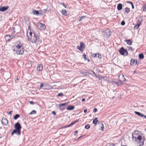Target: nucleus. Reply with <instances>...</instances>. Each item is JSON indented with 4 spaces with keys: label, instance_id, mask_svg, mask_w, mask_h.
I'll list each match as a JSON object with an SVG mask.
<instances>
[{
    "label": "nucleus",
    "instance_id": "nucleus-49",
    "mask_svg": "<svg viewBox=\"0 0 146 146\" xmlns=\"http://www.w3.org/2000/svg\"><path fill=\"white\" fill-rule=\"evenodd\" d=\"M52 113L54 115H56V113L54 111H53L52 112Z\"/></svg>",
    "mask_w": 146,
    "mask_h": 146
},
{
    "label": "nucleus",
    "instance_id": "nucleus-31",
    "mask_svg": "<svg viewBox=\"0 0 146 146\" xmlns=\"http://www.w3.org/2000/svg\"><path fill=\"white\" fill-rule=\"evenodd\" d=\"M100 124H101L102 125V126L101 127V128H102V129L101 130L102 131H104V125H103V123L100 121Z\"/></svg>",
    "mask_w": 146,
    "mask_h": 146
},
{
    "label": "nucleus",
    "instance_id": "nucleus-22",
    "mask_svg": "<svg viewBox=\"0 0 146 146\" xmlns=\"http://www.w3.org/2000/svg\"><path fill=\"white\" fill-rule=\"evenodd\" d=\"M139 57L140 59H143L144 58V56L143 53H142L139 55Z\"/></svg>",
    "mask_w": 146,
    "mask_h": 146
},
{
    "label": "nucleus",
    "instance_id": "nucleus-47",
    "mask_svg": "<svg viewBox=\"0 0 146 146\" xmlns=\"http://www.w3.org/2000/svg\"><path fill=\"white\" fill-rule=\"evenodd\" d=\"M62 5L64 6L65 8H66V5L64 3H62Z\"/></svg>",
    "mask_w": 146,
    "mask_h": 146
},
{
    "label": "nucleus",
    "instance_id": "nucleus-25",
    "mask_svg": "<svg viewBox=\"0 0 146 146\" xmlns=\"http://www.w3.org/2000/svg\"><path fill=\"white\" fill-rule=\"evenodd\" d=\"M130 12L129 9L126 7L125 9V12L128 13Z\"/></svg>",
    "mask_w": 146,
    "mask_h": 146
},
{
    "label": "nucleus",
    "instance_id": "nucleus-35",
    "mask_svg": "<svg viewBox=\"0 0 146 146\" xmlns=\"http://www.w3.org/2000/svg\"><path fill=\"white\" fill-rule=\"evenodd\" d=\"M63 96V94L62 93H58L57 96Z\"/></svg>",
    "mask_w": 146,
    "mask_h": 146
},
{
    "label": "nucleus",
    "instance_id": "nucleus-8",
    "mask_svg": "<svg viewBox=\"0 0 146 146\" xmlns=\"http://www.w3.org/2000/svg\"><path fill=\"white\" fill-rule=\"evenodd\" d=\"M139 132L137 131H135L132 133V139L133 141H134V140L136 137H138L139 135L138 134Z\"/></svg>",
    "mask_w": 146,
    "mask_h": 146
},
{
    "label": "nucleus",
    "instance_id": "nucleus-59",
    "mask_svg": "<svg viewBox=\"0 0 146 146\" xmlns=\"http://www.w3.org/2000/svg\"><path fill=\"white\" fill-rule=\"evenodd\" d=\"M78 131L77 130L76 131H75V133L77 134L78 133Z\"/></svg>",
    "mask_w": 146,
    "mask_h": 146
},
{
    "label": "nucleus",
    "instance_id": "nucleus-29",
    "mask_svg": "<svg viewBox=\"0 0 146 146\" xmlns=\"http://www.w3.org/2000/svg\"><path fill=\"white\" fill-rule=\"evenodd\" d=\"M36 111L33 110H32L30 113H29V114L31 115L33 114H36Z\"/></svg>",
    "mask_w": 146,
    "mask_h": 146
},
{
    "label": "nucleus",
    "instance_id": "nucleus-32",
    "mask_svg": "<svg viewBox=\"0 0 146 146\" xmlns=\"http://www.w3.org/2000/svg\"><path fill=\"white\" fill-rule=\"evenodd\" d=\"M139 64V62L138 61H137V59H135V65L138 66Z\"/></svg>",
    "mask_w": 146,
    "mask_h": 146
},
{
    "label": "nucleus",
    "instance_id": "nucleus-9",
    "mask_svg": "<svg viewBox=\"0 0 146 146\" xmlns=\"http://www.w3.org/2000/svg\"><path fill=\"white\" fill-rule=\"evenodd\" d=\"M14 37H15V36L14 35H7L5 36V40L6 41H8Z\"/></svg>",
    "mask_w": 146,
    "mask_h": 146
},
{
    "label": "nucleus",
    "instance_id": "nucleus-15",
    "mask_svg": "<svg viewBox=\"0 0 146 146\" xmlns=\"http://www.w3.org/2000/svg\"><path fill=\"white\" fill-rule=\"evenodd\" d=\"M75 108L74 106L73 105H69L67 108L68 110H74Z\"/></svg>",
    "mask_w": 146,
    "mask_h": 146
},
{
    "label": "nucleus",
    "instance_id": "nucleus-24",
    "mask_svg": "<svg viewBox=\"0 0 146 146\" xmlns=\"http://www.w3.org/2000/svg\"><path fill=\"white\" fill-rule=\"evenodd\" d=\"M135 59H131V60L130 65H133L134 64H135Z\"/></svg>",
    "mask_w": 146,
    "mask_h": 146
},
{
    "label": "nucleus",
    "instance_id": "nucleus-11",
    "mask_svg": "<svg viewBox=\"0 0 146 146\" xmlns=\"http://www.w3.org/2000/svg\"><path fill=\"white\" fill-rule=\"evenodd\" d=\"M142 21V20L139 21V20H138V23L134 27V28L135 29H138Z\"/></svg>",
    "mask_w": 146,
    "mask_h": 146
},
{
    "label": "nucleus",
    "instance_id": "nucleus-1",
    "mask_svg": "<svg viewBox=\"0 0 146 146\" xmlns=\"http://www.w3.org/2000/svg\"><path fill=\"white\" fill-rule=\"evenodd\" d=\"M13 47L14 49H13V50L16 54L20 55L23 54L25 49L23 43L20 41H17L16 45Z\"/></svg>",
    "mask_w": 146,
    "mask_h": 146
},
{
    "label": "nucleus",
    "instance_id": "nucleus-55",
    "mask_svg": "<svg viewBox=\"0 0 146 146\" xmlns=\"http://www.w3.org/2000/svg\"><path fill=\"white\" fill-rule=\"evenodd\" d=\"M84 113H86L87 111V110L86 109H84Z\"/></svg>",
    "mask_w": 146,
    "mask_h": 146
},
{
    "label": "nucleus",
    "instance_id": "nucleus-42",
    "mask_svg": "<svg viewBox=\"0 0 146 146\" xmlns=\"http://www.w3.org/2000/svg\"><path fill=\"white\" fill-rule=\"evenodd\" d=\"M44 86H49V87L52 88V86H51L50 85H49L48 84H44Z\"/></svg>",
    "mask_w": 146,
    "mask_h": 146
},
{
    "label": "nucleus",
    "instance_id": "nucleus-53",
    "mask_svg": "<svg viewBox=\"0 0 146 146\" xmlns=\"http://www.w3.org/2000/svg\"><path fill=\"white\" fill-rule=\"evenodd\" d=\"M109 146H115V145L114 144H110Z\"/></svg>",
    "mask_w": 146,
    "mask_h": 146
},
{
    "label": "nucleus",
    "instance_id": "nucleus-44",
    "mask_svg": "<svg viewBox=\"0 0 146 146\" xmlns=\"http://www.w3.org/2000/svg\"><path fill=\"white\" fill-rule=\"evenodd\" d=\"M97 111V109L96 108H94L93 110V112H96Z\"/></svg>",
    "mask_w": 146,
    "mask_h": 146
},
{
    "label": "nucleus",
    "instance_id": "nucleus-6",
    "mask_svg": "<svg viewBox=\"0 0 146 146\" xmlns=\"http://www.w3.org/2000/svg\"><path fill=\"white\" fill-rule=\"evenodd\" d=\"M119 52L122 55H125V56H127L128 55L127 51L123 47H122L119 49Z\"/></svg>",
    "mask_w": 146,
    "mask_h": 146
},
{
    "label": "nucleus",
    "instance_id": "nucleus-64",
    "mask_svg": "<svg viewBox=\"0 0 146 146\" xmlns=\"http://www.w3.org/2000/svg\"><path fill=\"white\" fill-rule=\"evenodd\" d=\"M98 123L99 124H100V122H98Z\"/></svg>",
    "mask_w": 146,
    "mask_h": 146
},
{
    "label": "nucleus",
    "instance_id": "nucleus-13",
    "mask_svg": "<svg viewBox=\"0 0 146 146\" xmlns=\"http://www.w3.org/2000/svg\"><path fill=\"white\" fill-rule=\"evenodd\" d=\"M37 70L39 71H42V64H40L38 65L37 67Z\"/></svg>",
    "mask_w": 146,
    "mask_h": 146
},
{
    "label": "nucleus",
    "instance_id": "nucleus-40",
    "mask_svg": "<svg viewBox=\"0 0 146 146\" xmlns=\"http://www.w3.org/2000/svg\"><path fill=\"white\" fill-rule=\"evenodd\" d=\"M97 54H96V53H94V54H93L92 55V56L93 57H96L97 56Z\"/></svg>",
    "mask_w": 146,
    "mask_h": 146
},
{
    "label": "nucleus",
    "instance_id": "nucleus-52",
    "mask_svg": "<svg viewBox=\"0 0 146 146\" xmlns=\"http://www.w3.org/2000/svg\"><path fill=\"white\" fill-rule=\"evenodd\" d=\"M131 7H132V9H134V6L133 5V3H132V4H131Z\"/></svg>",
    "mask_w": 146,
    "mask_h": 146
},
{
    "label": "nucleus",
    "instance_id": "nucleus-21",
    "mask_svg": "<svg viewBox=\"0 0 146 146\" xmlns=\"http://www.w3.org/2000/svg\"><path fill=\"white\" fill-rule=\"evenodd\" d=\"M122 81L120 80V81L117 82H115V84L118 86H120L122 84Z\"/></svg>",
    "mask_w": 146,
    "mask_h": 146
},
{
    "label": "nucleus",
    "instance_id": "nucleus-41",
    "mask_svg": "<svg viewBox=\"0 0 146 146\" xmlns=\"http://www.w3.org/2000/svg\"><path fill=\"white\" fill-rule=\"evenodd\" d=\"M125 24V22L124 21H122L121 23V24L122 25H124Z\"/></svg>",
    "mask_w": 146,
    "mask_h": 146
},
{
    "label": "nucleus",
    "instance_id": "nucleus-58",
    "mask_svg": "<svg viewBox=\"0 0 146 146\" xmlns=\"http://www.w3.org/2000/svg\"><path fill=\"white\" fill-rule=\"evenodd\" d=\"M15 28L14 27H13L12 28V30L14 31L15 30Z\"/></svg>",
    "mask_w": 146,
    "mask_h": 146
},
{
    "label": "nucleus",
    "instance_id": "nucleus-63",
    "mask_svg": "<svg viewBox=\"0 0 146 146\" xmlns=\"http://www.w3.org/2000/svg\"><path fill=\"white\" fill-rule=\"evenodd\" d=\"M16 80H19V78H17V79H16Z\"/></svg>",
    "mask_w": 146,
    "mask_h": 146
},
{
    "label": "nucleus",
    "instance_id": "nucleus-38",
    "mask_svg": "<svg viewBox=\"0 0 146 146\" xmlns=\"http://www.w3.org/2000/svg\"><path fill=\"white\" fill-rule=\"evenodd\" d=\"M78 120H75V121L73 122H72L71 123V124L72 125H74V124H75V123H76L77 122H78Z\"/></svg>",
    "mask_w": 146,
    "mask_h": 146
},
{
    "label": "nucleus",
    "instance_id": "nucleus-34",
    "mask_svg": "<svg viewBox=\"0 0 146 146\" xmlns=\"http://www.w3.org/2000/svg\"><path fill=\"white\" fill-rule=\"evenodd\" d=\"M98 56V58L99 59H101L102 58V56L101 54L98 53L97 54Z\"/></svg>",
    "mask_w": 146,
    "mask_h": 146
},
{
    "label": "nucleus",
    "instance_id": "nucleus-43",
    "mask_svg": "<svg viewBox=\"0 0 146 146\" xmlns=\"http://www.w3.org/2000/svg\"><path fill=\"white\" fill-rule=\"evenodd\" d=\"M65 109V107H62L60 108V109L62 110H64Z\"/></svg>",
    "mask_w": 146,
    "mask_h": 146
},
{
    "label": "nucleus",
    "instance_id": "nucleus-20",
    "mask_svg": "<svg viewBox=\"0 0 146 146\" xmlns=\"http://www.w3.org/2000/svg\"><path fill=\"white\" fill-rule=\"evenodd\" d=\"M98 121V118L96 117L93 121V123H94L95 126L96 125L97 122Z\"/></svg>",
    "mask_w": 146,
    "mask_h": 146
},
{
    "label": "nucleus",
    "instance_id": "nucleus-36",
    "mask_svg": "<svg viewBox=\"0 0 146 146\" xmlns=\"http://www.w3.org/2000/svg\"><path fill=\"white\" fill-rule=\"evenodd\" d=\"M86 17V16H82L80 18V19H79V21H81L83 19Z\"/></svg>",
    "mask_w": 146,
    "mask_h": 146
},
{
    "label": "nucleus",
    "instance_id": "nucleus-19",
    "mask_svg": "<svg viewBox=\"0 0 146 146\" xmlns=\"http://www.w3.org/2000/svg\"><path fill=\"white\" fill-rule=\"evenodd\" d=\"M134 113L135 114L140 116L141 117H143V114L139 112L135 111Z\"/></svg>",
    "mask_w": 146,
    "mask_h": 146
},
{
    "label": "nucleus",
    "instance_id": "nucleus-18",
    "mask_svg": "<svg viewBox=\"0 0 146 146\" xmlns=\"http://www.w3.org/2000/svg\"><path fill=\"white\" fill-rule=\"evenodd\" d=\"M61 13L62 15L66 16L67 14V11L66 10L63 9L61 11Z\"/></svg>",
    "mask_w": 146,
    "mask_h": 146
},
{
    "label": "nucleus",
    "instance_id": "nucleus-56",
    "mask_svg": "<svg viewBox=\"0 0 146 146\" xmlns=\"http://www.w3.org/2000/svg\"><path fill=\"white\" fill-rule=\"evenodd\" d=\"M28 30H29L30 31L31 30V28H30V26H28Z\"/></svg>",
    "mask_w": 146,
    "mask_h": 146
},
{
    "label": "nucleus",
    "instance_id": "nucleus-16",
    "mask_svg": "<svg viewBox=\"0 0 146 146\" xmlns=\"http://www.w3.org/2000/svg\"><path fill=\"white\" fill-rule=\"evenodd\" d=\"M123 5L121 3H119L117 6V9L118 11L121 10L122 8Z\"/></svg>",
    "mask_w": 146,
    "mask_h": 146
},
{
    "label": "nucleus",
    "instance_id": "nucleus-37",
    "mask_svg": "<svg viewBox=\"0 0 146 146\" xmlns=\"http://www.w3.org/2000/svg\"><path fill=\"white\" fill-rule=\"evenodd\" d=\"M129 50H131L132 51H133L134 50V49L132 48V47L131 46H129L128 47Z\"/></svg>",
    "mask_w": 146,
    "mask_h": 146
},
{
    "label": "nucleus",
    "instance_id": "nucleus-4",
    "mask_svg": "<svg viewBox=\"0 0 146 146\" xmlns=\"http://www.w3.org/2000/svg\"><path fill=\"white\" fill-rule=\"evenodd\" d=\"M103 36L106 38H108L111 35V32L109 29L105 30L103 32Z\"/></svg>",
    "mask_w": 146,
    "mask_h": 146
},
{
    "label": "nucleus",
    "instance_id": "nucleus-57",
    "mask_svg": "<svg viewBox=\"0 0 146 146\" xmlns=\"http://www.w3.org/2000/svg\"><path fill=\"white\" fill-rule=\"evenodd\" d=\"M85 100V98H83V99H82V102H84Z\"/></svg>",
    "mask_w": 146,
    "mask_h": 146
},
{
    "label": "nucleus",
    "instance_id": "nucleus-61",
    "mask_svg": "<svg viewBox=\"0 0 146 146\" xmlns=\"http://www.w3.org/2000/svg\"><path fill=\"white\" fill-rule=\"evenodd\" d=\"M84 136H81L80 137H79L78 139V140L79 139H80V138H81V137H83Z\"/></svg>",
    "mask_w": 146,
    "mask_h": 146
},
{
    "label": "nucleus",
    "instance_id": "nucleus-12",
    "mask_svg": "<svg viewBox=\"0 0 146 146\" xmlns=\"http://www.w3.org/2000/svg\"><path fill=\"white\" fill-rule=\"evenodd\" d=\"M8 6L0 7V11L2 12L5 11L8 9Z\"/></svg>",
    "mask_w": 146,
    "mask_h": 146
},
{
    "label": "nucleus",
    "instance_id": "nucleus-60",
    "mask_svg": "<svg viewBox=\"0 0 146 146\" xmlns=\"http://www.w3.org/2000/svg\"><path fill=\"white\" fill-rule=\"evenodd\" d=\"M44 11L45 12H46V11L47 9H44Z\"/></svg>",
    "mask_w": 146,
    "mask_h": 146
},
{
    "label": "nucleus",
    "instance_id": "nucleus-62",
    "mask_svg": "<svg viewBox=\"0 0 146 146\" xmlns=\"http://www.w3.org/2000/svg\"><path fill=\"white\" fill-rule=\"evenodd\" d=\"M127 121V119H124L123 120V121H124V122H126Z\"/></svg>",
    "mask_w": 146,
    "mask_h": 146
},
{
    "label": "nucleus",
    "instance_id": "nucleus-14",
    "mask_svg": "<svg viewBox=\"0 0 146 146\" xmlns=\"http://www.w3.org/2000/svg\"><path fill=\"white\" fill-rule=\"evenodd\" d=\"M39 25H40V27L41 30H44L46 28V26L44 24L42 23H40Z\"/></svg>",
    "mask_w": 146,
    "mask_h": 146
},
{
    "label": "nucleus",
    "instance_id": "nucleus-23",
    "mask_svg": "<svg viewBox=\"0 0 146 146\" xmlns=\"http://www.w3.org/2000/svg\"><path fill=\"white\" fill-rule=\"evenodd\" d=\"M33 13L34 14L36 15H38L39 14L38 11L36 10H33Z\"/></svg>",
    "mask_w": 146,
    "mask_h": 146
},
{
    "label": "nucleus",
    "instance_id": "nucleus-39",
    "mask_svg": "<svg viewBox=\"0 0 146 146\" xmlns=\"http://www.w3.org/2000/svg\"><path fill=\"white\" fill-rule=\"evenodd\" d=\"M122 78H123V79L122 80V81H125L126 80L125 79V78L124 77V75L123 74H122Z\"/></svg>",
    "mask_w": 146,
    "mask_h": 146
},
{
    "label": "nucleus",
    "instance_id": "nucleus-48",
    "mask_svg": "<svg viewBox=\"0 0 146 146\" xmlns=\"http://www.w3.org/2000/svg\"><path fill=\"white\" fill-rule=\"evenodd\" d=\"M29 102L30 104H33H33H34V102L33 101H30Z\"/></svg>",
    "mask_w": 146,
    "mask_h": 146
},
{
    "label": "nucleus",
    "instance_id": "nucleus-3",
    "mask_svg": "<svg viewBox=\"0 0 146 146\" xmlns=\"http://www.w3.org/2000/svg\"><path fill=\"white\" fill-rule=\"evenodd\" d=\"M134 141L135 142L139 144V146H142L144 144V139L143 138L142 136L139 135L135 138Z\"/></svg>",
    "mask_w": 146,
    "mask_h": 146
},
{
    "label": "nucleus",
    "instance_id": "nucleus-10",
    "mask_svg": "<svg viewBox=\"0 0 146 146\" xmlns=\"http://www.w3.org/2000/svg\"><path fill=\"white\" fill-rule=\"evenodd\" d=\"M1 123L3 125H7L8 124V121L6 118H3L1 120Z\"/></svg>",
    "mask_w": 146,
    "mask_h": 146
},
{
    "label": "nucleus",
    "instance_id": "nucleus-50",
    "mask_svg": "<svg viewBox=\"0 0 146 146\" xmlns=\"http://www.w3.org/2000/svg\"><path fill=\"white\" fill-rule=\"evenodd\" d=\"M43 86H44V85L43 84V83H41L40 84V88H41Z\"/></svg>",
    "mask_w": 146,
    "mask_h": 146
},
{
    "label": "nucleus",
    "instance_id": "nucleus-5",
    "mask_svg": "<svg viewBox=\"0 0 146 146\" xmlns=\"http://www.w3.org/2000/svg\"><path fill=\"white\" fill-rule=\"evenodd\" d=\"M30 40L33 43H35L38 38V36H36L35 33H33V35L31 37Z\"/></svg>",
    "mask_w": 146,
    "mask_h": 146
},
{
    "label": "nucleus",
    "instance_id": "nucleus-17",
    "mask_svg": "<svg viewBox=\"0 0 146 146\" xmlns=\"http://www.w3.org/2000/svg\"><path fill=\"white\" fill-rule=\"evenodd\" d=\"M125 41L127 42V43L129 45H131L132 42V40L131 39L125 40Z\"/></svg>",
    "mask_w": 146,
    "mask_h": 146
},
{
    "label": "nucleus",
    "instance_id": "nucleus-46",
    "mask_svg": "<svg viewBox=\"0 0 146 146\" xmlns=\"http://www.w3.org/2000/svg\"><path fill=\"white\" fill-rule=\"evenodd\" d=\"M72 125V124H71V123L69 125H67V126H65V127H70Z\"/></svg>",
    "mask_w": 146,
    "mask_h": 146
},
{
    "label": "nucleus",
    "instance_id": "nucleus-7",
    "mask_svg": "<svg viewBox=\"0 0 146 146\" xmlns=\"http://www.w3.org/2000/svg\"><path fill=\"white\" fill-rule=\"evenodd\" d=\"M85 47V44L83 42H81L80 43V46H77V48L80 51H83Z\"/></svg>",
    "mask_w": 146,
    "mask_h": 146
},
{
    "label": "nucleus",
    "instance_id": "nucleus-26",
    "mask_svg": "<svg viewBox=\"0 0 146 146\" xmlns=\"http://www.w3.org/2000/svg\"><path fill=\"white\" fill-rule=\"evenodd\" d=\"M20 117V115L18 114H16L14 117V119H17L18 118Z\"/></svg>",
    "mask_w": 146,
    "mask_h": 146
},
{
    "label": "nucleus",
    "instance_id": "nucleus-2",
    "mask_svg": "<svg viewBox=\"0 0 146 146\" xmlns=\"http://www.w3.org/2000/svg\"><path fill=\"white\" fill-rule=\"evenodd\" d=\"M14 127L15 129L12 132L11 135H12L14 133L18 135H20L21 134V128L20 124L19 122L16 123L15 124Z\"/></svg>",
    "mask_w": 146,
    "mask_h": 146
},
{
    "label": "nucleus",
    "instance_id": "nucleus-28",
    "mask_svg": "<svg viewBox=\"0 0 146 146\" xmlns=\"http://www.w3.org/2000/svg\"><path fill=\"white\" fill-rule=\"evenodd\" d=\"M66 103H62V104H59L58 105V106H59V107L60 108L62 107H64L63 106H65L66 105Z\"/></svg>",
    "mask_w": 146,
    "mask_h": 146
},
{
    "label": "nucleus",
    "instance_id": "nucleus-54",
    "mask_svg": "<svg viewBox=\"0 0 146 146\" xmlns=\"http://www.w3.org/2000/svg\"><path fill=\"white\" fill-rule=\"evenodd\" d=\"M13 112V111H10V112L8 113V114H11V113Z\"/></svg>",
    "mask_w": 146,
    "mask_h": 146
},
{
    "label": "nucleus",
    "instance_id": "nucleus-45",
    "mask_svg": "<svg viewBox=\"0 0 146 146\" xmlns=\"http://www.w3.org/2000/svg\"><path fill=\"white\" fill-rule=\"evenodd\" d=\"M33 35V33L32 32L30 31L29 33V35L31 37V36H32Z\"/></svg>",
    "mask_w": 146,
    "mask_h": 146
},
{
    "label": "nucleus",
    "instance_id": "nucleus-30",
    "mask_svg": "<svg viewBox=\"0 0 146 146\" xmlns=\"http://www.w3.org/2000/svg\"><path fill=\"white\" fill-rule=\"evenodd\" d=\"M90 127V125L89 124H87L85 125V128L86 129H88Z\"/></svg>",
    "mask_w": 146,
    "mask_h": 146
},
{
    "label": "nucleus",
    "instance_id": "nucleus-51",
    "mask_svg": "<svg viewBox=\"0 0 146 146\" xmlns=\"http://www.w3.org/2000/svg\"><path fill=\"white\" fill-rule=\"evenodd\" d=\"M127 3H130L131 4H132V3H133L132 2L130 1H127Z\"/></svg>",
    "mask_w": 146,
    "mask_h": 146
},
{
    "label": "nucleus",
    "instance_id": "nucleus-27",
    "mask_svg": "<svg viewBox=\"0 0 146 146\" xmlns=\"http://www.w3.org/2000/svg\"><path fill=\"white\" fill-rule=\"evenodd\" d=\"M83 57L84 58V60H88V61H90V60L88 58H87L86 57V55L85 54H84L83 55Z\"/></svg>",
    "mask_w": 146,
    "mask_h": 146
},
{
    "label": "nucleus",
    "instance_id": "nucleus-33",
    "mask_svg": "<svg viewBox=\"0 0 146 146\" xmlns=\"http://www.w3.org/2000/svg\"><path fill=\"white\" fill-rule=\"evenodd\" d=\"M143 9L144 11H146V5H144L143 7Z\"/></svg>",
    "mask_w": 146,
    "mask_h": 146
}]
</instances>
